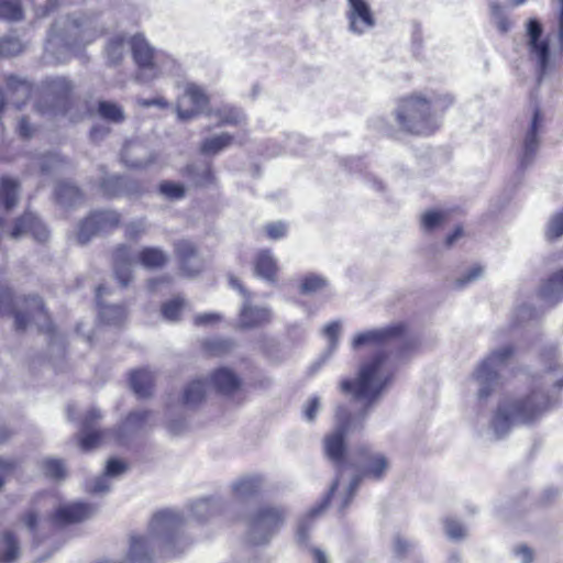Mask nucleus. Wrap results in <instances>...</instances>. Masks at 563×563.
Wrapping results in <instances>:
<instances>
[{
    "mask_svg": "<svg viewBox=\"0 0 563 563\" xmlns=\"http://www.w3.org/2000/svg\"><path fill=\"white\" fill-rule=\"evenodd\" d=\"M345 19L352 34L363 35L376 26V16L367 0H346Z\"/></svg>",
    "mask_w": 563,
    "mask_h": 563,
    "instance_id": "ddd939ff",
    "label": "nucleus"
},
{
    "mask_svg": "<svg viewBox=\"0 0 563 563\" xmlns=\"http://www.w3.org/2000/svg\"><path fill=\"white\" fill-rule=\"evenodd\" d=\"M174 250L177 258L180 262L181 268L194 276L202 269V265L198 264L192 266L191 263L198 257L197 246L189 240H179L174 243Z\"/></svg>",
    "mask_w": 563,
    "mask_h": 563,
    "instance_id": "cd10ccee",
    "label": "nucleus"
},
{
    "mask_svg": "<svg viewBox=\"0 0 563 563\" xmlns=\"http://www.w3.org/2000/svg\"><path fill=\"white\" fill-rule=\"evenodd\" d=\"M231 285L245 298L240 312V325L242 328L251 329L271 321L272 312L269 309L250 305V298L243 284Z\"/></svg>",
    "mask_w": 563,
    "mask_h": 563,
    "instance_id": "6ab92c4d",
    "label": "nucleus"
},
{
    "mask_svg": "<svg viewBox=\"0 0 563 563\" xmlns=\"http://www.w3.org/2000/svg\"><path fill=\"white\" fill-rule=\"evenodd\" d=\"M185 518L173 509L157 511L151 522L147 536H131L128 560L130 563H151L156 551L166 556L183 553L190 540L184 532Z\"/></svg>",
    "mask_w": 563,
    "mask_h": 563,
    "instance_id": "f03ea898",
    "label": "nucleus"
},
{
    "mask_svg": "<svg viewBox=\"0 0 563 563\" xmlns=\"http://www.w3.org/2000/svg\"><path fill=\"white\" fill-rule=\"evenodd\" d=\"M341 328L342 325L339 320L332 321L324 325L322 334L328 339V346L325 351L320 355V357L310 365V375H314L336 351L340 343Z\"/></svg>",
    "mask_w": 563,
    "mask_h": 563,
    "instance_id": "b1692460",
    "label": "nucleus"
},
{
    "mask_svg": "<svg viewBox=\"0 0 563 563\" xmlns=\"http://www.w3.org/2000/svg\"><path fill=\"white\" fill-rule=\"evenodd\" d=\"M364 478H366V477L363 476L360 472H356V474L352 477V479L347 486V489L340 501V505H339L340 512H344L346 510V508L350 506V504L352 503V500L361 485L362 479H364Z\"/></svg>",
    "mask_w": 563,
    "mask_h": 563,
    "instance_id": "09e8293b",
    "label": "nucleus"
},
{
    "mask_svg": "<svg viewBox=\"0 0 563 563\" xmlns=\"http://www.w3.org/2000/svg\"><path fill=\"white\" fill-rule=\"evenodd\" d=\"M256 275L266 280H274L277 273V263L269 251L258 253L255 261Z\"/></svg>",
    "mask_w": 563,
    "mask_h": 563,
    "instance_id": "f704fd0d",
    "label": "nucleus"
},
{
    "mask_svg": "<svg viewBox=\"0 0 563 563\" xmlns=\"http://www.w3.org/2000/svg\"><path fill=\"white\" fill-rule=\"evenodd\" d=\"M350 465L373 481H380L389 467L387 457L379 452H374L367 445H360L355 449Z\"/></svg>",
    "mask_w": 563,
    "mask_h": 563,
    "instance_id": "f8f14e48",
    "label": "nucleus"
},
{
    "mask_svg": "<svg viewBox=\"0 0 563 563\" xmlns=\"http://www.w3.org/2000/svg\"><path fill=\"white\" fill-rule=\"evenodd\" d=\"M0 316H13L16 331H24L32 321L48 334L49 353L57 357L65 354V340L56 333L41 297L30 295L15 297L8 284H0Z\"/></svg>",
    "mask_w": 563,
    "mask_h": 563,
    "instance_id": "7ed1b4c3",
    "label": "nucleus"
},
{
    "mask_svg": "<svg viewBox=\"0 0 563 563\" xmlns=\"http://www.w3.org/2000/svg\"><path fill=\"white\" fill-rule=\"evenodd\" d=\"M489 8L492 20L496 27L499 30V32H508L510 30L511 24L508 18L505 15L503 8L496 2H492Z\"/></svg>",
    "mask_w": 563,
    "mask_h": 563,
    "instance_id": "3c124183",
    "label": "nucleus"
},
{
    "mask_svg": "<svg viewBox=\"0 0 563 563\" xmlns=\"http://www.w3.org/2000/svg\"><path fill=\"white\" fill-rule=\"evenodd\" d=\"M102 33L103 27L95 16L60 18L49 30L45 53L57 63H65Z\"/></svg>",
    "mask_w": 563,
    "mask_h": 563,
    "instance_id": "20e7f679",
    "label": "nucleus"
},
{
    "mask_svg": "<svg viewBox=\"0 0 563 563\" xmlns=\"http://www.w3.org/2000/svg\"><path fill=\"white\" fill-rule=\"evenodd\" d=\"M208 380L194 379L185 388L183 393V405L188 408H195L200 405L206 397V388Z\"/></svg>",
    "mask_w": 563,
    "mask_h": 563,
    "instance_id": "72a5a7b5",
    "label": "nucleus"
},
{
    "mask_svg": "<svg viewBox=\"0 0 563 563\" xmlns=\"http://www.w3.org/2000/svg\"><path fill=\"white\" fill-rule=\"evenodd\" d=\"M56 197L63 206H73L81 199V194L75 185L62 183L56 188Z\"/></svg>",
    "mask_w": 563,
    "mask_h": 563,
    "instance_id": "ea45409f",
    "label": "nucleus"
},
{
    "mask_svg": "<svg viewBox=\"0 0 563 563\" xmlns=\"http://www.w3.org/2000/svg\"><path fill=\"white\" fill-rule=\"evenodd\" d=\"M22 16L23 11L19 0H0V19L19 21Z\"/></svg>",
    "mask_w": 563,
    "mask_h": 563,
    "instance_id": "a18cd8bd",
    "label": "nucleus"
},
{
    "mask_svg": "<svg viewBox=\"0 0 563 563\" xmlns=\"http://www.w3.org/2000/svg\"><path fill=\"white\" fill-rule=\"evenodd\" d=\"M225 507V500L218 495L202 497L190 505L192 517L198 521H207L216 515L222 512Z\"/></svg>",
    "mask_w": 563,
    "mask_h": 563,
    "instance_id": "393cba45",
    "label": "nucleus"
},
{
    "mask_svg": "<svg viewBox=\"0 0 563 563\" xmlns=\"http://www.w3.org/2000/svg\"><path fill=\"white\" fill-rule=\"evenodd\" d=\"M559 27L555 33L542 37V26L536 19L527 23L528 49L531 60L536 63L539 80L553 67L556 56L563 52V0Z\"/></svg>",
    "mask_w": 563,
    "mask_h": 563,
    "instance_id": "0eeeda50",
    "label": "nucleus"
},
{
    "mask_svg": "<svg viewBox=\"0 0 563 563\" xmlns=\"http://www.w3.org/2000/svg\"><path fill=\"white\" fill-rule=\"evenodd\" d=\"M234 346V342L229 339H214L203 343V347L212 355H221L229 352Z\"/></svg>",
    "mask_w": 563,
    "mask_h": 563,
    "instance_id": "603ef678",
    "label": "nucleus"
},
{
    "mask_svg": "<svg viewBox=\"0 0 563 563\" xmlns=\"http://www.w3.org/2000/svg\"><path fill=\"white\" fill-rule=\"evenodd\" d=\"M22 52V43L14 37L0 40V56L11 57Z\"/></svg>",
    "mask_w": 563,
    "mask_h": 563,
    "instance_id": "13d9d810",
    "label": "nucleus"
},
{
    "mask_svg": "<svg viewBox=\"0 0 563 563\" xmlns=\"http://www.w3.org/2000/svg\"><path fill=\"white\" fill-rule=\"evenodd\" d=\"M128 470V464L122 460L112 457L110 459L104 468V476L107 477H115L123 474Z\"/></svg>",
    "mask_w": 563,
    "mask_h": 563,
    "instance_id": "680f3d73",
    "label": "nucleus"
},
{
    "mask_svg": "<svg viewBox=\"0 0 563 563\" xmlns=\"http://www.w3.org/2000/svg\"><path fill=\"white\" fill-rule=\"evenodd\" d=\"M264 231L269 239L278 240L286 235L287 225L282 221L272 222L264 228Z\"/></svg>",
    "mask_w": 563,
    "mask_h": 563,
    "instance_id": "69168bd1",
    "label": "nucleus"
},
{
    "mask_svg": "<svg viewBox=\"0 0 563 563\" xmlns=\"http://www.w3.org/2000/svg\"><path fill=\"white\" fill-rule=\"evenodd\" d=\"M288 510L284 506L264 505L247 517V542L264 545L278 533L285 523Z\"/></svg>",
    "mask_w": 563,
    "mask_h": 563,
    "instance_id": "9d476101",
    "label": "nucleus"
},
{
    "mask_svg": "<svg viewBox=\"0 0 563 563\" xmlns=\"http://www.w3.org/2000/svg\"><path fill=\"white\" fill-rule=\"evenodd\" d=\"M42 470L46 477L54 481L66 478V466L62 459L47 457L42 462Z\"/></svg>",
    "mask_w": 563,
    "mask_h": 563,
    "instance_id": "58836bf2",
    "label": "nucleus"
},
{
    "mask_svg": "<svg viewBox=\"0 0 563 563\" xmlns=\"http://www.w3.org/2000/svg\"><path fill=\"white\" fill-rule=\"evenodd\" d=\"M445 218V211H428L422 216L421 223L424 230L431 231L441 225Z\"/></svg>",
    "mask_w": 563,
    "mask_h": 563,
    "instance_id": "4d7b16f0",
    "label": "nucleus"
},
{
    "mask_svg": "<svg viewBox=\"0 0 563 563\" xmlns=\"http://www.w3.org/2000/svg\"><path fill=\"white\" fill-rule=\"evenodd\" d=\"M98 114L112 123H121L125 120V113L123 108L112 101H99L98 103Z\"/></svg>",
    "mask_w": 563,
    "mask_h": 563,
    "instance_id": "4c0bfd02",
    "label": "nucleus"
},
{
    "mask_svg": "<svg viewBox=\"0 0 563 563\" xmlns=\"http://www.w3.org/2000/svg\"><path fill=\"white\" fill-rule=\"evenodd\" d=\"M159 191L162 195L169 199H180L185 195V189L180 184L164 181L159 186Z\"/></svg>",
    "mask_w": 563,
    "mask_h": 563,
    "instance_id": "bf43d9fd",
    "label": "nucleus"
},
{
    "mask_svg": "<svg viewBox=\"0 0 563 563\" xmlns=\"http://www.w3.org/2000/svg\"><path fill=\"white\" fill-rule=\"evenodd\" d=\"M102 418L101 411L97 408H91L87 411L85 418L80 424V432H86L89 430H97L96 426Z\"/></svg>",
    "mask_w": 563,
    "mask_h": 563,
    "instance_id": "052dcab7",
    "label": "nucleus"
},
{
    "mask_svg": "<svg viewBox=\"0 0 563 563\" xmlns=\"http://www.w3.org/2000/svg\"><path fill=\"white\" fill-rule=\"evenodd\" d=\"M512 345H505L494 350L475 368L472 380L477 385V399L486 400L499 384V369L505 366L514 355Z\"/></svg>",
    "mask_w": 563,
    "mask_h": 563,
    "instance_id": "9b49d317",
    "label": "nucleus"
},
{
    "mask_svg": "<svg viewBox=\"0 0 563 563\" xmlns=\"http://www.w3.org/2000/svg\"><path fill=\"white\" fill-rule=\"evenodd\" d=\"M101 189L104 195L115 197L120 195H139L142 191L141 185L128 177L111 176L104 178L101 183Z\"/></svg>",
    "mask_w": 563,
    "mask_h": 563,
    "instance_id": "bb28decb",
    "label": "nucleus"
},
{
    "mask_svg": "<svg viewBox=\"0 0 563 563\" xmlns=\"http://www.w3.org/2000/svg\"><path fill=\"white\" fill-rule=\"evenodd\" d=\"M21 521L26 527V529L33 534L34 545H40L42 543V539L37 531V514L34 510H27L24 515H22Z\"/></svg>",
    "mask_w": 563,
    "mask_h": 563,
    "instance_id": "5fc2aeb1",
    "label": "nucleus"
},
{
    "mask_svg": "<svg viewBox=\"0 0 563 563\" xmlns=\"http://www.w3.org/2000/svg\"><path fill=\"white\" fill-rule=\"evenodd\" d=\"M232 143V136L228 133L207 139L201 144V152L208 155H214L224 150Z\"/></svg>",
    "mask_w": 563,
    "mask_h": 563,
    "instance_id": "a19ab883",
    "label": "nucleus"
},
{
    "mask_svg": "<svg viewBox=\"0 0 563 563\" xmlns=\"http://www.w3.org/2000/svg\"><path fill=\"white\" fill-rule=\"evenodd\" d=\"M558 346L554 343H549L543 346L540 352V360L544 364L548 372H552L556 365Z\"/></svg>",
    "mask_w": 563,
    "mask_h": 563,
    "instance_id": "6e6d98bb",
    "label": "nucleus"
},
{
    "mask_svg": "<svg viewBox=\"0 0 563 563\" xmlns=\"http://www.w3.org/2000/svg\"><path fill=\"white\" fill-rule=\"evenodd\" d=\"M87 492L93 495L106 494L110 490L107 476H100L87 484Z\"/></svg>",
    "mask_w": 563,
    "mask_h": 563,
    "instance_id": "e2e57ef3",
    "label": "nucleus"
},
{
    "mask_svg": "<svg viewBox=\"0 0 563 563\" xmlns=\"http://www.w3.org/2000/svg\"><path fill=\"white\" fill-rule=\"evenodd\" d=\"M220 124L222 125H240L244 122L245 117L242 111L235 108H223L219 112Z\"/></svg>",
    "mask_w": 563,
    "mask_h": 563,
    "instance_id": "8fccbe9b",
    "label": "nucleus"
},
{
    "mask_svg": "<svg viewBox=\"0 0 563 563\" xmlns=\"http://www.w3.org/2000/svg\"><path fill=\"white\" fill-rule=\"evenodd\" d=\"M405 330V324L398 322L387 327L358 332L354 335L351 345L353 350H358L365 345H378L401 336Z\"/></svg>",
    "mask_w": 563,
    "mask_h": 563,
    "instance_id": "dca6fc26",
    "label": "nucleus"
},
{
    "mask_svg": "<svg viewBox=\"0 0 563 563\" xmlns=\"http://www.w3.org/2000/svg\"><path fill=\"white\" fill-rule=\"evenodd\" d=\"M107 294L104 284H99L96 288V301L99 309V319L102 323L109 325H119L124 319V308L121 305H107L102 296Z\"/></svg>",
    "mask_w": 563,
    "mask_h": 563,
    "instance_id": "a878e982",
    "label": "nucleus"
},
{
    "mask_svg": "<svg viewBox=\"0 0 563 563\" xmlns=\"http://www.w3.org/2000/svg\"><path fill=\"white\" fill-rule=\"evenodd\" d=\"M152 411L134 410L117 427L115 437L119 443L125 444L132 440L146 426Z\"/></svg>",
    "mask_w": 563,
    "mask_h": 563,
    "instance_id": "4be33fe9",
    "label": "nucleus"
},
{
    "mask_svg": "<svg viewBox=\"0 0 563 563\" xmlns=\"http://www.w3.org/2000/svg\"><path fill=\"white\" fill-rule=\"evenodd\" d=\"M485 277V266L482 264H473L471 265L465 274L463 275V278H461L459 282H474L476 279H481Z\"/></svg>",
    "mask_w": 563,
    "mask_h": 563,
    "instance_id": "774afa93",
    "label": "nucleus"
},
{
    "mask_svg": "<svg viewBox=\"0 0 563 563\" xmlns=\"http://www.w3.org/2000/svg\"><path fill=\"white\" fill-rule=\"evenodd\" d=\"M5 87L8 93L14 98L13 103L18 109L26 102L32 92V85L16 75L5 76Z\"/></svg>",
    "mask_w": 563,
    "mask_h": 563,
    "instance_id": "7c9ffc66",
    "label": "nucleus"
},
{
    "mask_svg": "<svg viewBox=\"0 0 563 563\" xmlns=\"http://www.w3.org/2000/svg\"><path fill=\"white\" fill-rule=\"evenodd\" d=\"M539 295L545 303L555 306L563 300V284H543Z\"/></svg>",
    "mask_w": 563,
    "mask_h": 563,
    "instance_id": "c03bdc74",
    "label": "nucleus"
},
{
    "mask_svg": "<svg viewBox=\"0 0 563 563\" xmlns=\"http://www.w3.org/2000/svg\"><path fill=\"white\" fill-rule=\"evenodd\" d=\"M102 434L98 429L80 432L79 445L81 450L88 452L95 449L100 443Z\"/></svg>",
    "mask_w": 563,
    "mask_h": 563,
    "instance_id": "864d4df0",
    "label": "nucleus"
},
{
    "mask_svg": "<svg viewBox=\"0 0 563 563\" xmlns=\"http://www.w3.org/2000/svg\"><path fill=\"white\" fill-rule=\"evenodd\" d=\"M453 103L450 95L426 98L410 95L399 100L396 108V120L407 132L427 135L439 126L438 114Z\"/></svg>",
    "mask_w": 563,
    "mask_h": 563,
    "instance_id": "39448f33",
    "label": "nucleus"
},
{
    "mask_svg": "<svg viewBox=\"0 0 563 563\" xmlns=\"http://www.w3.org/2000/svg\"><path fill=\"white\" fill-rule=\"evenodd\" d=\"M184 307L185 299L177 296L164 302L162 305L161 312L165 320L176 322L180 319Z\"/></svg>",
    "mask_w": 563,
    "mask_h": 563,
    "instance_id": "79ce46f5",
    "label": "nucleus"
},
{
    "mask_svg": "<svg viewBox=\"0 0 563 563\" xmlns=\"http://www.w3.org/2000/svg\"><path fill=\"white\" fill-rule=\"evenodd\" d=\"M20 185L15 179L2 177L0 179V225L7 214L19 200Z\"/></svg>",
    "mask_w": 563,
    "mask_h": 563,
    "instance_id": "c85d7f7f",
    "label": "nucleus"
},
{
    "mask_svg": "<svg viewBox=\"0 0 563 563\" xmlns=\"http://www.w3.org/2000/svg\"><path fill=\"white\" fill-rule=\"evenodd\" d=\"M113 269L119 282H129L135 266L140 265L148 271L163 268L169 261L166 251L157 246H144L134 254L130 246L119 245L113 251Z\"/></svg>",
    "mask_w": 563,
    "mask_h": 563,
    "instance_id": "6e6552de",
    "label": "nucleus"
},
{
    "mask_svg": "<svg viewBox=\"0 0 563 563\" xmlns=\"http://www.w3.org/2000/svg\"><path fill=\"white\" fill-rule=\"evenodd\" d=\"M119 223L120 214L117 211H95L79 224L77 241L80 244H86L98 232L111 230Z\"/></svg>",
    "mask_w": 563,
    "mask_h": 563,
    "instance_id": "2eb2a0df",
    "label": "nucleus"
},
{
    "mask_svg": "<svg viewBox=\"0 0 563 563\" xmlns=\"http://www.w3.org/2000/svg\"><path fill=\"white\" fill-rule=\"evenodd\" d=\"M64 164V159L55 153L47 154L41 158L40 165L43 172L57 169Z\"/></svg>",
    "mask_w": 563,
    "mask_h": 563,
    "instance_id": "338daca9",
    "label": "nucleus"
},
{
    "mask_svg": "<svg viewBox=\"0 0 563 563\" xmlns=\"http://www.w3.org/2000/svg\"><path fill=\"white\" fill-rule=\"evenodd\" d=\"M126 53V43L123 35H114L108 40L106 56L112 65L119 64Z\"/></svg>",
    "mask_w": 563,
    "mask_h": 563,
    "instance_id": "e433bc0d",
    "label": "nucleus"
},
{
    "mask_svg": "<svg viewBox=\"0 0 563 563\" xmlns=\"http://www.w3.org/2000/svg\"><path fill=\"white\" fill-rule=\"evenodd\" d=\"M263 485V477L257 474L244 475L231 485L234 497L239 499H249L256 496Z\"/></svg>",
    "mask_w": 563,
    "mask_h": 563,
    "instance_id": "c756f323",
    "label": "nucleus"
},
{
    "mask_svg": "<svg viewBox=\"0 0 563 563\" xmlns=\"http://www.w3.org/2000/svg\"><path fill=\"white\" fill-rule=\"evenodd\" d=\"M544 239L549 243L563 239V208L550 216L544 228Z\"/></svg>",
    "mask_w": 563,
    "mask_h": 563,
    "instance_id": "c9c22d12",
    "label": "nucleus"
},
{
    "mask_svg": "<svg viewBox=\"0 0 563 563\" xmlns=\"http://www.w3.org/2000/svg\"><path fill=\"white\" fill-rule=\"evenodd\" d=\"M443 525L445 534L450 540L461 541L466 538V528L460 520L454 518H445Z\"/></svg>",
    "mask_w": 563,
    "mask_h": 563,
    "instance_id": "49530a36",
    "label": "nucleus"
},
{
    "mask_svg": "<svg viewBox=\"0 0 563 563\" xmlns=\"http://www.w3.org/2000/svg\"><path fill=\"white\" fill-rule=\"evenodd\" d=\"M98 510V506L86 501H75L58 507L52 520L56 525H71L91 518Z\"/></svg>",
    "mask_w": 563,
    "mask_h": 563,
    "instance_id": "a211bd4d",
    "label": "nucleus"
},
{
    "mask_svg": "<svg viewBox=\"0 0 563 563\" xmlns=\"http://www.w3.org/2000/svg\"><path fill=\"white\" fill-rule=\"evenodd\" d=\"M130 386L133 393L141 399L152 394L153 377L146 369H136L130 374Z\"/></svg>",
    "mask_w": 563,
    "mask_h": 563,
    "instance_id": "473e14b6",
    "label": "nucleus"
},
{
    "mask_svg": "<svg viewBox=\"0 0 563 563\" xmlns=\"http://www.w3.org/2000/svg\"><path fill=\"white\" fill-rule=\"evenodd\" d=\"M48 90L56 95L58 102H68V93L71 90V84L64 77L52 78L47 81Z\"/></svg>",
    "mask_w": 563,
    "mask_h": 563,
    "instance_id": "37998d69",
    "label": "nucleus"
},
{
    "mask_svg": "<svg viewBox=\"0 0 563 563\" xmlns=\"http://www.w3.org/2000/svg\"><path fill=\"white\" fill-rule=\"evenodd\" d=\"M550 397L539 390L515 399L499 402L492 419V428L497 439H503L512 427L531 424L551 409Z\"/></svg>",
    "mask_w": 563,
    "mask_h": 563,
    "instance_id": "423d86ee",
    "label": "nucleus"
},
{
    "mask_svg": "<svg viewBox=\"0 0 563 563\" xmlns=\"http://www.w3.org/2000/svg\"><path fill=\"white\" fill-rule=\"evenodd\" d=\"M537 318V311L533 307L529 305H521L519 306L511 318V327L512 328H519L525 325L530 320H533Z\"/></svg>",
    "mask_w": 563,
    "mask_h": 563,
    "instance_id": "de8ad7c7",
    "label": "nucleus"
},
{
    "mask_svg": "<svg viewBox=\"0 0 563 563\" xmlns=\"http://www.w3.org/2000/svg\"><path fill=\"white\" fill-rule=\"evenodd\" d=\"M387 358L386 352L378 351L368 362L361 365L356 380L343 379L340 384L343 393L352 394L353 400H364L365 404L354 412L343 405H339L335 409V427L324 438V454L333 463L336 470V477L321 501L311 507L298 520L296 538L300 544L308 543L313 520L329 507L332 496L338 489L340 475L349 464L346 459V435L364 429L376 400L391 380V375L385 372Z\"/></svg>",
    "mask_w": 563,
    "mask_h": 563,
    "instance_id": "f257e3e1",
    "label": "nucleus"
},
{
    "mask_svg": "<svg viewBox=\"0 0 563 563\" xmlns=\"http://www.w3.org/2000/svg\"><path fill=\"white\" fill-rule=\"evenodd\" d=\"M31 234L36 241L45 242L48 239V231L41 220L32 212H25L19 218L11 231L13 239Z\"/></svg>",
    "mask_w": 563,
    "mask_h": 563,
    "instance_id": "5701e85b",
    "label": "nucleus"
},
{
    "mask_svg": "<svg viewBox=\"0 0 563 563\" xmlns=\"http://www.w3.org/2000/svg\"><path fill=\"white\" fill-rule=\"evenodd\" d=\"M131 49L137 65V78L142 81H151L177 71L176 60L164 52L154 51L142 35L132 37Z\"/></svg>",
    "mask_w": 563,
    "mask_h": 563,
    "instance_id": "1a4fd4ad",
    "label": "nucleus"
},
{
    "mask_svg": "<svg viewBox=\"0 0 563 563\" xmlns=\"http://www.w3.org/2000/svg\"><path fill=\"white\" fill-rule=\"evenodd\" d=\"M208 385L217 394L231 396L241 388L242 379L233 369L222 366L210 373Z\"/></svg>",
    "mask_w": 563,
    "mask_h": 563,
    "instance_id": "412c9836",
    "label": "nucleus"
},
{
    "mask_svg": "<svg viewBox=\"0 0 563 563\" xmlns=\"http://www.w3.org/2000/svg\"><path fill=\"white\" fill-rule=\"evenodd\" d=\"M208 101L209 99L201 87L195 84L187 85L177 107L178 118L183 121L192 119L207 107Z\"/></svg>",
    "mask_w": 563,
    "mask_h": 563,
    "instance_id": "f3484780",
    "label": "nucleus"
},
{
    "mask_svg": "<svg viewBox=\"0 0 563 563\" xmlns=\"http://www.w3.org/2000/svg\"><path fill=\"white\" fill-rule=\"evenodd\" d=\"M543 114L537 106L532 107L531 117L523 139L520 143L518 159L521 167L526 168L534 159L539 148V134L543 124Z\"/></svg>",
    "mask_w": 563,
    "mask_h": 563,
    "instance_id": "4468645a",
    "label": "nucleus"
},
{
    "mask_svg": "<svg viewBox=\"0 0 563 563\" xmlns=\"http://www.w3.org/2000/svg\"><path fill=\"white\" fill-rule=\"evenodd\" d=\"M123 164L129 168L144 169L156 162V154L137 141H129L121 153Z\"/></svg>",
    "mask_w": 563,
    "mask_h": 563,
    "instance_id": "aec40b11",
    "label": "nucleus"
},
{
    "mask_svg": "<svg viewBox=\"0 0 563 563\" xmlns=\"http://www.w3.org/2000/svg\"><path fill=\"white\" fill-rule=\"evenodd\" d=\"M415 549V543L406 540L401 536L394 538V553L398 558H405L409 551Z\"/></svg>",
    "mask_w": 563,
    "mask_h": 563,
    "instance_id": "0e129e2a",
    "label": "nucleus"
},
{
    "mask_svg": "<svg viewBox=\"0 0 563 563\" xmlns=\"http://www.w3.org/2000/svg\"><path fill=\"white\" fill-rule=\"evenodd\" d=\"M20 556V543L12 531L0 536V563H14Z\"/></svg>",
    "mask_w": 563,
    "mask_h": 563,
    "instance_id": "2f4dec72",
    "label": "nucleus"
}]
</instances>
